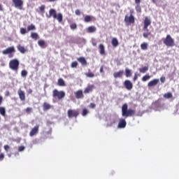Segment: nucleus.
<instances>
[{
    "label": "nucleus",
    "instance_id": "nucleus-14",
    "mask_svg": "<svg viewBox=\"0 0 179 179\" xmlns=\"http://www.w3.org/2000/svg\"><path fill=\"white\" fill-rule=\"evenodd\" d=\"M127 127V121L124 119H120L117 125V128L122 129Z\"/></svg>",
    "mask_w": 179,
    "mask_h": 179
},
{
    "label": "nucleus",
    "instance_id": "nucleus-30",
    "mask_svg": "<svg viewBox=\"0 0 179 179\" xmlns=\"http://www.w3.org/2000/svg\"><path fill=\"white\" fill-rule=\"evenodd\" d=\"M135 9L138 13H142V8L141 7V4H136Z\"/></svg>",
    "mask_w": 179,
    "mask_h": 179
},
{
    "label": "nucleus",
    "instance_id": "nucleus-33",
    "mask_svg": "<svg viewBox=\"0 0 179 179\" xmlns=\"http://www.w3.org/2000/svg\"><path fill=\"white\" fill-rule=\"evenodd\" d=\"M164 99H171L173 98V94L171 92H167L164 94Z\"/></svg>",
    "mask_w": 179,
    "mask_h": 179
},
{
    "label": "nucleus",
    "instance_id": "nucleus-60",
    "mask_svg": "<svg viewBox=\"0 0 179 179\" xmlns=\"http://www.w3.org/2000/svg\"><path fill=\"white\" fill-rule=\"evenodd\" d=\"M110 13H114V11H113V10H111Z\"/></svg>",
    "mask_w": 179,
    "mask_h": 179
},
{
    "label": "nucleus",
    "instance_id": "nucleus-54",
    "mask_svg": "<svg viewBox=\"0 0 179 179\" xmlns=\"http://www.w3.org/2000/svg\"><path fill=\"white\" fill-rule=\"evenodd\" d=\"M29 94H31L33 93V90L31 89L28 90Z\"/></svg>",
    "mask_w": 179,
    "mask_h": 179
},
{
    "label": "nucleus",
    "instance_id": "nucleus-2",
    "mask_svg": "<svg viewBox=\"0 0 179 179\" xmlns=\"http://www.w3.org/2000/svg\"><path fill=\"white\" fill-rule=\"evenodd\" d=\"M150 24H152V21L150 20V19H149V17H145L144 20V25L143 27V31H145L143 34L144 38H148V37H149V36L152 34V32H150L149 31V29L148 28L149 27V26H150Z\"/></svg>",
    "mask_w": 179,
    "mask_h": 179
},
{
    "label": "nucleus",
    "instance_id": "nucleus-27",
    "mask_svg": "<svg viewBox=\"0 0 179 179\" xmlns=\"http://www.w3.org/2000/svg\"><path fill=\"white\" fill-rule=\"evenodd\" d=\"M96 27L90 26L87 28L88 33H94L96 31Z\"/></svg>",
    "mask_w": 179,
    "mask_h": 179
},
{
    "label": "nucleus",
    "instance_id": "nucleus-29",
    "mask_svg": "<svg viewBox=\"0 0 179 179\" xmlns=\"http://www.w3.org/2000/svg\"><path fill=\"white\" fill-rule=\"evenodd\" d=\"M84 22L85 23H89L90 22H92V16L85 15V17H84Z\"/></svg>",
    "mask_w": 179,
    "mask_h": 179
},
{
    "label": "nucleus",
    "instance_id": "nucleus-18",
    "mask_svg": "<svg viewBox=\"0 0 179 179\" xmlns=\"http://www.w3.org/2000/svg\"><path fill=\"white\" fill-rule=\"evenodd\" d=\"M98 48L99 50V54L101 55H106L104 45H103L102 43L99 44Z\"/></svg>",
    "mask_w": 179,
    "mask_h": 179
},
{
    "label": "nucleus",
    "instance_id": "nucleus-13",
    "mask_svg": "<svg viewBox=\"0 0 179 179\" xmlns=\"http://www.w3.org/2000/svg\"><path fill=\"white\" fill-rule=\"evenodd\" d=\"M94 89V85H89L85 89L83 93L85 94H87L89 93H92L93 92V90Z\"/></svg>",
    "mask_w": 179,
    "mask_h": 179
},
{
    "label": "nucleus",
    "instance_id": "nucleus-22",
    "mask_svg": "<svg viewBox=\"0 0 179 179\" xmlns=\"http://www.w3.org/2000/svg\"><path fill=\"white\" fill-rule=\"evenodd\" d=\"M17 48L18 51H20V52H21V54H24V52H27V49H26L24 46H22V45H18L17 46Z\"/></svg>",
    "mask_w": 179,
    "mask_h": 179
},
{
    "label": "nucleus",
    "instance_id": "nucleus-21",
    "mask_svg": "<svg viewBox=\"0 0 179 179\" xmlns=\"http://www.w3.org/2000/svg\"><path fill=\"white\" fill-rule=\"evenodd\" d=\"M122 75H124V71L120 70L117 72H115L113 73V77L115 78V79H117V78H122Z\"/></svg>",
    "mask_w": 179,
    "mask_h": 179
},
{
    "label": "nucleus",
    "instance_id": "nucleus-26",
    "mask_svg": "<svg viewBox=\"0 0 179 179\" xmlns=\"http://www.w3.org/2000/svg\"><path fill=\"white\" fill-rule=\"evenodd\" d=\"M27 31H31V30H36V26L33 24H31L30 25L27 26Z\"/></svg>",
    "mask_w": 179,
    "mask_h": 179
},
{
    "label": "nucleus",
    "instance_id": "nucleus-56",
    "mask_svg": "<svg viewBox=\"0 0 179 179\" xmlns=\"http://www.w3.org/2000/svg\"><path fill=\"white\" fill-rule=\"evenodd\" d=\"M2 100H3V98L1 96H0V106L1 104H2Z\"/></svg>",
    "mask_w": 179,
    "mask_h": 179
},
{
    "label": "nucleus",
    "instance_id": "nucleus-42",
    "mask_svg": "<svg viewBox=\"0 0 179 179\" xmlns=\"http://www.w3.org/2000/svg\"><path fill=\"white\" fill-rule=\"evenodd\" d=\"M45 9V6L42 5L39 7V10L42 13H44Z\"/></svg>",
    "mask_w": 179,
    "mask_h": 179
},
{
    "label": "nucleus",
    "instance_id": "nucleus-50",
    "mask_svg": "<svg viewBox=\"0 0 179 179\" xmlns=\"http://www.w3.org/2000/svg\"><path fill=\"white\" fill-rule=\"evenodd\" d=\"M33 111V109L31 108H26V112L27 113H31Z\"/></svg>",
    "mask_w": 179,
    "mask_h": 179
},
{
    "label": "nucleus",
    "instance_id": "nucleus-59",
    "mask_svg": "<svg viewBox=\"0 0 179 179\" xmlns=\"http://www.w3.org/2000/svg\"><path fill=\"white\" fill-rule=\"evenodd\" d=\"M49 1V2H55V1H57V0H48Z\"/></svg>",
    "mask_w": 179,
    "mask_h": 179
},
{
    "label": "nucleus",
    "instance_id": "nucleus-9",
    "mask_svg": "<svg viewBox=\"0 0 179 179\" xmlns=\"http://www.w3.org/2000/svg\"><path fill=\"white\" fill-rule=\"evenodd\" d=\"M67 115L69 118H72L73 117L76 118V117L79 115V110L70 109L67 111Z\"/></svg>",
    "mask_w": 179,
    "mask_h": 179
},
{
    "label": "nucleus",
    "instance_id": "nucleus-41",
    "mask_svg": "<svg viewBox=\"0 0 179 179\" xmlns=\"http://www.w3.org/2000/svg\"><path fill=\"white\" fill-rule=\"evenodd\" d=\"M89 113V111L87 110V109L84 108L82 111V116L85 117L86 115H87V113Z\"/></svg>",
    "mask_w": 179,
    "mask_h": 179
},
{
    "label": "nucleus",
    "instance_id": "nucleus-53",
    "mask_svg": "<svg viewBox=\"0 0 179 179\" xmlns=\"http://www.w3.org/2000/svg\"><path fill=\"white\" fill-rule=\"evenodd\" d=\"M99 72H100L101 73H103L104 72L103 66H101L100 70H99Z\"/></svg>",
    "mask_w": 179,
    "mask_h": 179
},
{
    "label": "nucleus",
    "instance_id": "nucleus-61",
    "mask_svg": "<svg viewBox=\"0 0 179 179\" xmlns=\"http://www.w3.org/2000/svg\"><path fill=\"white\" fill-rule=\"evenodd\" d=\"M152 2H155V0H152Z\"/></svg>",
    "mask_w": 179,
    "mask_h": 179
},
{
    "label": "nucleus",
    "instance_id": "nucleus-63",
    "mask_svg": "<svg viewBox=\"0 0 179 179\" xmlns=\"http://www.w3.org/2000/svg\"><path fill=\"white\" fill-rule=\"evenodd\" d=\"M0 152H1V150H0Z\"/></svg>",
    "mask_w": 179,
    "mask_h": 179
},
{
    "label": "nucleus",
    "instance_id": "nucleus-7",
    "mask_svg": "<svg viewBox=\"0 0 179 179\" xmlns=\"http://www.w3.org/2000/svg\"><path fill=\"white\" fill-rule=\"evenodd\" d=\"M9 68L12 69V71H15V72H17L19 70V60L17 59H13L9 62Z\"/></svg>",
    "mask_w": 179,
    "mask_h": 179
},
{
    "label": "nucleus",
    "instance_id": "nucleus-57",
    "mask_svg": "<svg viewBox=\"0 0 179 179\" xmlns=\"http://www.w3.org/2000/svg\"><path fill=\"white\" fill-rule=\"evenodd\" d=\"M0 10L1 11L3 10V8H2V4H0Z\"/></svg>",
    "mask_w": 179,
    "mask_h": 179
},
{
    "label": "nucleus",
    "instance_id": "nucleus-16",
    "mask_svg": "<svg viewBox=\"0 0 179 179\" xmlns=\"http://www.w3.org/2000/svg\"><path fill=\"white\" fill-rule=\"evenodd\" d=\"M75 97L76 99H83L85 97V95H83V91H82V90H78L75 92Z\"/></svg>",
    "mask_w": 179,
    "mask_h": 179
},
{
    "label": "nucleus",
    "instance_id": "nucleus-45",
    "mask_svg": "<svg viewBox=\"0 0 179 179\" xmlns=\"http://www.w3.org/2000/svg\"><path fill=\"white\" fill-rule=\"evenodd\" d=\"M5 159V155L3 153L0 154V162H2Z\"/></svg>",
    "mask_w": 179,
    "mask_h": 179
},
{
    "label": "nucleus",
    "instance_id": "nucleus-25",
    "mask_svg": "<svg viewBox=\"0 0 179 179\" xmlns=\"http://www.w3.org/2000/svg\"><path fill=\"white\" fill-rule=\"evenodd\" d=\"M125 76L126 78H130V76H132V72L128 68L125 69Z\"/></svg>",
    "mask_w": 179,
    "mask_h": 179
},
{
    "label": "nucleus",
    "instance_id": "nucleus-40",
    "mask_svg": "<svg viewBox=\"0 0 179 179\" xmlns=\"http://www.w3.org/2000/svg\"><path fill=\"white\" fill-rule=\"evenodd\" d=\"M21 76H22V78H26V76H27V71L22 70L21 71Z\"/></svg>",
    "mask_w": 179,
    "mask_h": 179
},
{
    "label": "nucleus",
    "instance_id": "nucleus-3",
    "mask_svg": "<svg viewBox=\"0 0 179 179\" xmlns=\"http://www.w3.org/2000/svg\"><path fill=\"white\" fill-rule=\"evenodd\" d=\"M46 17L48 19H50V17H53V19H57V20L59 22V23H62L63 16L62 13H59L57 14V10L54 8H50L49 10V14H46Z\"/></svg>",
    "mask_w": 179,
    "mask_h": 179
},
{
    "label": "nucleus",
    "instance_id": "nucleus-44",
    "mask_svg": "<svg viewBox=\"0 0 179 179\" xmlns=\"http://www.w3.org/2000/svg\"><path fill=\"white\" fill-rule=\"evenodd\" d=\"M3 148L6 152H8L9 149H10V147H9L8 145H5Z\"/></svg>",
    "mask_w": 179,
    "mask_h": 179
},
{
    "label": "nucleus",
    "instance_id": "nucleus-62",
    "mask_svg": "<svg viewBox=\"0 0 179 179\" xmlns=\"http://www.w3.org/2000/svg\"><path fill=\"white\" fill-rule=\"evenodd\" d=\"M152 2H155V0H152Z\"/></svg>",
    "mask_w": 179,
    "mask_h": 179
},
{
    "label": "nucleus",
    "instance_id": "nucleus-17",
    "mask_svg": "<svg viewBox=\"0 0 179 179\" xmlns=\"http://www.w3.org/2000/svg\"><path fill=\"white\" fill-rule=\"evenodd\" d=\"M42 107H43V111H48V110H51V108H52V106H51V104L47 102H44L43 103Z\"/></svg>",
    "mask_w": 179,
    "mask_h": 179
},
{
    "label": "nucleus",
    "instance_id": "nucleus-52",
    "mask_svg": "<svg viewBox=\"0 0 179 179\" xmlns=\"http://www.w3.org/2000/svg\"><path fill=\"white\" fill-rule=\"evenodd\" d=\"M135 3H136V5H141V0H135Z\"/></svg>",
    "mask_w": 179,
    "mask_h": 179
},
{
    "label": "nucleus",
    "instance_id": "nucleus-37",
    "mask_svg": "<svg viewBox=\"0 0 179 179\" xmlns=\"http://www.w3.org/2000/svg\"><path fill=\"white\" fill-rule=\"evenodd\" d=\"M85 76H87V78H94V73L92 72L85 73Z\"/></svg>",
    "mask_w": 179,
    "mask_h": 179
},
{
    "label": "nucleus",
    "instance_id": "nucleus-12",
    "mask_svg": "<svg viewBox=\"0 0 179 179\" xmlns=\"http://www.w3.org/2000/svg\"><path fill=\"white\" fill-rule=\"evenodd\" d=\"M38 128H40V126L38 125L34 127L29 132V136L33 137L35 136V135H37V134H38Z\"/></svg>",
    "mask_w": 179,
    "mask_h": 179
},
{
    "label": "nucleus",
    "instance_id": "nucleus-23",
    "mask_svg": "<svg viewBox=\"0 0 179 179\" xmlns=\"http://www.w3.org/2000/svg\"><path fill=\"white\" fill-rule=\"evenodd\" d=\"M38 45H39V47H41V48H45V47H47V45L45 43V41L43 40H39L38 41Z\"/></svg>",
    "mask_w": 179,
    "mask_h": 179
},
{
    "label": "nucleus",
    "instance_id": "nucleus-8",
    "mask_svg": "<svg viewBox=\"0 0 179 179\" xmlns=\"http://www.w3.org/2000/svg\"><path fill=\"white\" fill-rule=\"evenodd\" d=\"M124 23L126 26H131V24H135V17L134 15H130L129 16L125 15Z\"/></svg>",
    "mask_w": 179,
    "mask_h": 179
},
{
    "label": "nucleus",
    "instance_id": "nucleus-31",
    "mask_svg": "<svg viewBox=\"0 0 179 179\" xmlns=\"http://www.w3.org/2000/svg\"><path fill=\"white\" fill-rule=\"evenodd\" d=\"M31 38H32L34 40H37V38H38V34L36 32H31Z\"/></svg>",
    "mask_w": 179,
    "mask_h": 179
},
{
    "label": "nucleus",
    "instance_id": "nucleus-5",
    "mask_svg": "<svg viewBox=\"0 0 179 179\" xmlns=\"http://www.w3.org/2000/svg\"><path fill=\"white\" fill-rule=\"evenodd\" d=\"M52 97L57 100H62L65 98V92L58 91V90L55 89L52 91Z\"/></svg>",
    "mask_w": 179,
    "mask_h": 179
},
{
    "label": "nucleus",
    "instance_id": "nucleus-35",
    "mask_svg": "<svg viewBox=\"0 0 179 179\" xmlns=\"http://www.w3.org/2000/svg\"><path fill=\"white\" fill-rule=\"evenodd\" d=\"M149 68L148 66H144L141 69H139V71L141 73H145V72H147V71H148Z\"/></svg>",
    "mask_w": 179,
    "mask_h": 179
},
{
    "label": "nucleus",
    "instance_id": "nucleus-46",
    "mask_svg": "<svg viewBox=\"0 0 179 179\" xmlns=\"http://www.w3.org/2000/svg\"><path fill=\"white\" fill-rule=\"evenodd\" d=\"M89 107H90V108H96V104L91 103H90Z\"/></svg>",
    "mask_w": 179,
    "mask_h": 179
},
{
    "label": "nucleus",
    "instance_id": "nucleus-49",
    "mask_svg": "<svg viewBox=\"0 0 179 179\" xmlns=\"http://www.w3.org/2000/svg\"><path fill=\"white\" fill-rule=\"evenodd\" d=\"M160 80L162 83H164V82H166V77H161Z\"/></svg>",
    "mask_w": 179,
    "mask_h": 179
},
{
    "label": "nucleus",
    "instance_id": "nucleus-19",
    "mask_svg": "<svg viewBox=\"0 0 179 179\" xmlns=\"http://www.w3.org/2000/svg\"><path fill=\"white\" fill-rule=\"evenodd\" d=\"M159 82V79H154L148 83V87H153V86H156Z\"/></svg>",
    "mask_w": 179,
    "mask_h": 179
},
{
    "label": "nucleus",
    "instance_id": "nucleus-43",
    "mask_svg": "<svg viewBox=\"0 0 179 179\" xmlns=\"http://www.w3.org/2000/svg\"><path fill=\"white\" fill-rule=\"evenodd\" d=\"M78 67V62H73L71 63V68H77Z\"/></svg>",
    "mask_w": 179,
    "mask_h": 179
},
{
    "label": "nucleus",
    "instance_id": "nucleus-47",
    "mask_svg": "<svg viewBox=\"0 0 179 179\" xmlns=\"http://www.w3.org/2000/svg\"><path fill=\"white\" fill-rule=\"evenodd\" d=\"M23 150H24V146L21 145L18 148V151L19 152H23Z\"/></svg>",
    "mask_w": 179,
    "mask_h": 179
},
{
    "label": "nucleus",
    "instance_id": "nucleus-15",
    "mask_svg": "<svg viewBox=\"0 0 179 179\" xmlns=\"http://www.w3.org/2000/svg\"><path fill=\"white\" fill-rule=\"evenodd\" d=\"M17 94L21 101H24L26 100V95H24V92H23L22 90H18Z\"/></svg>",
    "mask_w": 179,
    "mask_h": 179
},
{
    "label": "nucleus",
    "instance_id": "nucleus-32",
    "mask_svg": "<svg viewBox=\"0 0 179 179\" xmlns=\"http://www.w3.org/2000/svg\"><path fill=\"white\" fill-rule=\"evenodd\" d=\"M59 86H66L65 81H64V79L59 78L57 81Z\"/></svg>",
    "mask_w": 179,
    "mask_h": 179
},
{
    "label": "nucleus",
    "instance_id": "nucleus-1",
    "mask_svg": "<svg viewBox=\"0 0 179 179\" xmlns=\"http://www.w3.org/2000/svg\"><path fill=\"white\" fill-rule=\"evenodd\" d=\"M136 114V111L134 109H128V104L124 103L122 107V115L125 118H128V117H134Z\"/></svg>",
    "mask_w": 179,
    "mask_h": 179
},
{
    "label": "nucleus",
    "instance_id": "nucleus-51",
    "mask_svg": "<svg viewBox=\"0 0 179 179\" xmlns=\"http://www.w3.org/2000/svg\"><path fill=\"white\" fill-rule=\"evenodd\" d=\"M133 80H134V82H135V80H138V75L136 73H135Z\"/></svg>",
    "mask_w": 179,
    "mask_h": 179
},
{
    "label": "nucleus",
    "instance_id": "nucleus-36",
    "mask_svg": "<svg viewBox=\"0 0 179 179\" xmlns=\"http://www.w3.org/2000/svg\"><path fill=\"white\" fill-rule=\"evenodd\" d=\"M150 78V76H149L148 74L144 76L143 78H142V81L143 82H146V80H149V79Z\"/></svg>",
    "mask_w": 179,
    "mask_h": 179
},
{
    "label": "nucleus",
    "instance_id": "nucleus-6",
    "mask_svg": "<svg viewBox=\"0 0 179 179\" xmlns=\"http://www.w3.org/2000/svg\"><path fill=\"white\" fill-rule=\"evenodd\" d=\"M15 52H16V50H15V46L8 47L2 51V54L3 55H8V58H13Z\"/></svg>",
    "mask_w": 179,
    "mask_h": 179
},
{
    "label": "nucleus",
    "instance_id": "nucleus-55",
    "mask_svg": "<svg viewBox=\"0 0 179 179\" xmlns=\"http://www.w3.org/2000/svg\"><path fill=\"white\" fill-rule=\"evenodd\" d=\"M92 45H93V47H96L97 46V43L92 42Z\"/></svg>",
    "mask_w": 179,
    "mask_h": 179
},
{
    "label": "nucleus",
    "instance_id": "nucleus-28",
    "mask_svg": "<svg viewBox=\"0 0 179 179\" xmlns=\"http://www.w3.org/2000/svg\"><path fill=\"white\" fill-rule=\"evenodd\" d=\"M148 43L146 42H143V43L141 44V48L144 51L148 50Z\"/></svg>",
    "mask_w": 179,
    "mask_h": 179
},
{
    "label": "nucleus",
    "instance_id": "nucleus-58",
    "mask_svg": "<svg viewBox=\"0 0 179 179\" xmlns=\"http://www.w3.org/2000/svg\"><path fill=\"white\" fill-rule=\"evenodd\" d=\"M134 14V10H130V15H133Z\"/></svg>",
    "mask_w": 179,
    "mask_h": 179
},
{
    "label": "nucleus",
    "instance_id": "nucleus-10",
    "mask_svg": "<svg viewBox=\"0 0 179 179\" xmlns=\"http://www.w3.org/2000/svg\"><path fill=\"white\" fill-rule=\"evenodd\" d=\"M13 3H14L15 8L22 10L23 9V0H12Z\"/></svg>",
    "mask_w": 179,
    "mask_h": 179
},
{
    "label": "nucleus",
    "instance_id": "nucleus-39",
    "mask_svg": "<svg viewBox=\"0 0 179 179\" xmlns=\"http://www.w3.org/2000/svg\"><path fill=\"white\" fill-rule=\"evenodd\" d=\"M77 27H78V25L76 24V23H73L70 24V29H71V30H75L76 29Z\"/></svg>",
    "mask_w": 179,
    "mask_h": 179
},
{
    "label": "nucleus",
    "instance_id": "nucleus-11",
    "mask_svg": "<svg viewBox=\"0 0 179 179\" xmlns=\"http://www.w3.org/2000/svg\"><path fill=\"white\" fill-rule=\"evenodd\" d=\"M123 85L127 90H132V88L134 87V85L129 80H124Z\"/></svg>",
    "mask_w": 179,
    "mask_h": 179
},
{
    "label": "nucleus",
    "instance_id": "nucleus-20",
    "mask_svg": "<svg viewBox=\"0 0 179 179\" xmlns=\"http://www.w3.org/2000/svg\"><path fill=\"white\" fill-rule=\"evenodd\" d=\"M77 61L81 64L83 66H86L87 65V62L86 61V59L85 57H81L77 59Z\"/></svg>",
    "mask_w": 179,
    "mask_h": 179
},
{
    "label": "nucleus",
    "instance_id": "nucleus-4",
    "mask_svg": "<svg viewBox=\"0 0 179 179\" xmlns=\"http://www.w3.org/2000/svg\"><path fill=\"white\" fill-rule=\"evenodd\" d=\"M163 43L167 47H174L176 45V42L170 34L166 35V38H164Z\"/></svg>",
    "mask_w": 179,
    "mask_h": 179
},
{
    "label": "nucleus",
    "instance_id": "nucleus-34",
    "mask_svg": "<svg viewBox=\"0 0 179 179\" xmlns=\"http://www.w3.org/2000/svg\"><path fill=\"white\" fill-rule=\"evenodd\" d=\"M0 114L3 116L5 117L6 114V110H5V108L3 107H0Z\"/></svg>",
    "mask_w": 179,
    "mask_h": 179
},
{
    "label": "nucleus",
    "instance_id": "nucleus-38",
    "mask_svg": "<svg viewBox=\"0 0 179 179\" xmlns=\"http://www.w3.org/2000/svg\"><path fill=\"white\" fill-rule=\"evenodd\" d=\"M20 34H22V35L26 34V33H29L27 31V29H26L24 28H20Z\"/></svg>",
    "mask_w": 179,
    "mask_h": 179
},
{
    "label": "nucleus",
    "instance_id": "nucleus-48",
    "mask_svg": "<svg viewBox=\"0 0 179 179\" xmlns=\"http://www.w3.org/2000/svg\"><path fill=\"white\" fill-rule=\"evenodd\" d=\"M75 13L77 16H80V10L79 9L76 10Z\"/></svg>",
    "mask_w": 179,
    "mask_h": 179
},
{
    "label": "nucleus",
    "instance_id": "nucleus-24",
    "mask_svg": "<svg viewBox=\"0 0 179 179\" xmlns=\"http://www.w3.org/2000/svg\"><path fill=\"white\" fill-rule=\"evenodd\" d=\"M111 44L113 47H118V40L117 39V38H112Z\"/></svg>",
    "mask_w": 179,
    "mask_h": 179
}]
</instances>
